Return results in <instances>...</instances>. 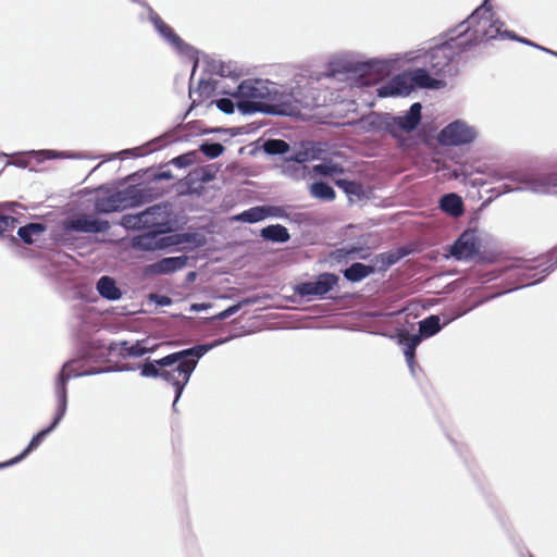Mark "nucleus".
<instances>
[{"label":"nucleus","mask_w":557,"mask_h":557,"mask_svg":"<svg viewBox=\"0 0 557 557\" xmlns=\"http://www.w3.org/2000/svg\"><path fill=\"white\" fill-rule=\"evenodd\" d=\"M504 23L495 18L494 13L485 4L476 9L472 15L458 26L457 38L465 40V49L473 44L488 39H512L536 47L557 57V52L537 46L530 40L516 36L512 32L503 30Z\"/></svg>","instance_id":"nucleus-1"},{"label":"nucleus","mask_w":557,"mask_h":557,"mask_svg":"<svg viewBox=\"0 0 557 557\" xmlns=\"http://www.w3.org/2000/svg\"><path fill=\"white\" fill-rule=\"evenodd\" d=\"M393 65L389 59H373L368 62L356 61L351 54L333 55L327 64V75L347 74L351 86L363 87L376 83L388 74Z\"/></svg>","instance_id":"nucleus-2"},{"label":"nucleus","mask_w":557,"mask_h":557,"mask_svg":"<svg viewBox=\"0 0 557 557\" xmlns=\"http://www.w3.org/2000/svg\"><path fill=\"white\" fill-rule=\"evenodd\" d=\"M224 342L225 341L222 339L212 344L198 345L189 349L168 355L158 360V364L164 367L162 379L175 387V399L173 403L174 408L185 385L188 383L199 358Z\"/></svg>","instance_id":"nucleus-3"},{"label":"nucleus","mask_w":557,"mask_h":557,"mask_svg":"<svg viewBox=\"0 0 557 557\" xmlns=\"http://www.w3.org/2000/svg\"><path fill=\"white\" fill-rule=\"evenodd\" d=\"M168 222V207L161 205L152 206L137 214L124 215L122 219V224L127 228H158L157 232L137 238L136 245L145 250L163 249L175 244L172 236L163 235L160 230Z\"/></svg>","instance_id":"nucleus-4"},{"label":"nucleus","mask_w":557,"mask_h":557,"mask_svg":"<svg viewBox=\"0 0 557 557\" xmlns=\"http://www.w3.org/2000/svg\"><path fill=\"white\" fill-rule=\"evenodd\" d=\"M440 89L445 86L443 79L431 77L423 69L397 75L385 85L376 88L380 97H403L411 92L416 87Z\"/></svg>","instance_id":"nucleus-5"},{"label":"nucleus","mask_w":557,"mask_h":557,"mask_svg":"<svg viewBox=\"0 0 557 557\" xmlns=\"http://www.w3.org/2000/svg\"><path fill=\"white\" fill-rule=\"evenodd\" d=\"M269 102L280 114L287 115L297 113L300 108L322 104L318 98L306 95L298 85L281 86L275 83H271Z\"/></svg>","instance_id":"nucleus-6"},{"label":"nucleus","mask_w":557,"mask_h":557,"mask_svg":"<svg viewBox=\"0 0 557 557\" xmlns=\"http://www.w3.org/2000/svg\"><path fill=\"white\" fill-rule=\"evenodd\" d=\"M271 82L261 79L243 81L236 88L224 92L236 100V106L243 113L259 110L262 101L269 102Z\"/></svg>","instance_id":"nucleus-7"},{"label":"nucleus","mask_w":557,"mask_h":557,"mask_svg":"<svg viewBox=\"0 0 557 557\" xmlns=\"http://www.w3.org/2000/svg\"><path fill=\"white\" fill-rule=\"evenodd\" d=\"M465 50V40L453 35L449 40L433 48L428 53L430 67L434 74H454L453 61L456 55Z\"/></svg>","instance_id":"nucleus-8"},{"label":"nucleus","mask_w":557,"mask_h":557,"mask_svg":"<svg viewBox=\"0 0 557 557\" xmlns=\"http://www.w3.org/2000/svg\"><path fill=\"white\" fill-rule=\"evenodd\" d=\"M13 231L5 232L10 234L7 237V247L15 257L29 261L33 267L35 260V215H30V220L17 228L16 236L12 235Z\"/></svg>","instance_id":"nucleus-9"},{"label":"nucleus","mask_w":557,"mask_h":557,"mask_svg":"<svg viewBox=\"0 0 557 557\" xmlns=\"http://www.w3.org/2000/svg\"><path fill=\"white\" fill-rule=\"evenodd\" d=\"M478 136V131L463 120H456L447 124L437 136L443 146H463L471 144Z\"/></svg>","instance_id":"nucleus-10"},{"label":"nucleus","mask_w":557,"mask_h":557,"mask_svg":"<svg viewBox=\"0 0 557 557\" xmlns=\"http://www.w3.org/2000/svg\"><path fill=\"white\" fill-rule=\"evenodd\" d=\"M295 161L296 163L288 165L286 172L288 171L289 168L293 166L294 172L290 175L296 180L305 178L307 176V173L310 176H333L342 172V168L332 162H323L312 166L311 170H309L308 166L304 165V162L307 161V158L302 152H299L296 156Z\"/></svg>","instance_id":"nucleus-11"},{"label":"nucleus","mask_w":557,"mask_h":557,"mask_svg":"<svg viewBox=\"0 0 557 557\" xmlns=\"http://www.w3.org/2000/svg\"><path fill=\"white\" fill-rule=\"evenodd\" d=\"M73 375L78 376V375H81V373L75 372L74 363H66L61 371L59 384H58L57 391H55L57 399H58V408H57L55 417H54L53 422L50 425V428L37 433V441L40 437L45 436L47 433H49L51 430H53L57 426V424L60 422L62 417L64 416L65 410H66L65 382Z\"/></svg>","instance_id":"nucleus-12"},{"label":"nucleus","mask_w":557,"mask_h":557,"mask_svg":"<svg viewBox=\"0 0 557 557\" xmlns=\"http://www.w3.org/2000/svg\"><path fill=\"white\" fill-rule=\"evenodd\" d=\"M337 281L336 275L323 273L315 281L298 284L295 292L300 296H323L336 285Z\"/></svg>","instance_id":"nucleus-13"},{"label":"nucleus","mask_w":557,"mask_h":557,"mask_svg":"<svg viewBox=\"0 0 557 557\" xmlns=\"http://www.w3.org/2000/svg\"><path fill=\"white\" fill-rule=\"evenodd\" d=\"M136 194L135 189H126L123 191H116L110 195L107 198H100L96 202V208L101 212H113L117 210H122L129 206H133L135 202L133 200Z\"/></svg>","instance_id":"nucleus-14"},{"label":"nucleus","mask_w":557,"mask_h":557,"mask_svg":"<svg viewBox=\"0 0 557 557\" xmlns=\"http://www.w3.org/2000/svg\"><path fill=\"white\" fill-rule=\"evenodd\" d=\"M136 194L135 189H126L123 191H116L110 195L107 198H100L96 202V208L101 212H113L117 210H122L129 206H133L135 202L133 200Z\"/></svg>","instance_id":"nucleus-15"},{"label":"nucleus","mask_w":557,"mask_h":557,"mask_svg":"<svg viewBox=\"0 0 557 557\" xmlns=\"http://www.w3.org/2000/svg\"><path fill=\"white\" fill-rule=\"evenodd\" d=\"M151 22L157 32L180 53H185L191 59L196 58V51L187 46L158 15L151 16Z\"/></svg>","instance_id":"nucleus-16"},{"label":"nucleus","mask_w":557,"mask_h":557,"mask_svg":"<svg viewBox=\"0 0 557 557\" xmlns=\"http://www.w3.org/2000/svg\"><path fill=\"white\" fill-rule=\"evenodd\" d=\"M147 344L148 341H136L135 343L117 342L112 343L109 349L111 355L136 358L156 348V345L148 346Z\"/></svg>","instance_id":"nucleus-17"},{"label":"nucleus","mask_w":557,"mask_h":557,"mask_svg":"<svg viewBox=\"0 0 557 557\" xmlns=\"http://www.w3.org/2000/svg\"><path fill=\"white\" fill-rule=\"evenodd\" d=\"M107 227V223L90 215H74L66 222V228L77 232L98 233Z\"/></svg>","instance_id":"nucleus-18"},{"label":"nucleus","mask_w":557,"mask_h":557,"mask_svg":"<svg viewBox=\"0 0 557 557\" xmlns=\"http://www.w3.org/2000/svg\"><path fill=\"white\" fill-rule=\"evenodd\" d=\"M479 250L473 232H465L455 243L451 253L458 259H468Z\"/></svg>","instance_id":"nucleus-19"},{"label":"nucleus","mask_w":557,"mask_h":557,"mask_svg":"<svg viewBox=\"0 0 557 557\" xmlns=\"http://www.w3.org/2000/svg\"><path fill=\"white\" fill-rule=\"evenodd\" d=\"M187 257H169L147 267V272L151 274H169L183 269L186 265Z\"/></svg>","instance_id":"nucleus-20"},{"label":"nucleus","mask_w":557,"mask_h":557,"mask_svg":"<svg viewBox=\"0 0 557 557\" xmlns=\"http://www.w3.org/2000/svg\"><path fill=\"white\" fill-rule=\"evenodd\" d=\"M5 165L35 172V149L12 152L11 160H7Z\"/></svg>","instance_id":"nucleus-21"},{"label":"nucleus","mask_w":557,"mask_h":557,"mask_svg":"<svg viewBox=\"0 0 557 557\" xmlns=\"http://www.w3.org/2000/svg\"><path fill=\"white\" fill-rule=\"evenodd\" d=\"M421 109L420 103H413L404 116L397 119V125L406 132L414 129L421 120Z\"/></svg>","instance_id":"nucleus-22"},{"label":"nucleus","mask_w":557,"mask_h":557,"mask_svg":"<svg viewBox=\"0 0 557 557\" xmlns=\"http://www.w3.org/2000/svg\"><path fill=\"white\" fill-rule=\"evenodd\" d=\"M98 293L108 300H117L122 296L121 289L116 286L115 281L110 276H102L97 282Z\"/></svg>","instance_id":"nucleus-23"},{"label":"nucleus","mask_w":557,"mask_h":557,"mask_svg":"<svg viewBox=\"0 0 557 557\" xmlns=\"http://www.w3.org/2000/svg\"><path fill=\"white\" fill-rule=\"evenodd\" d=\"M440 208L451 216H459L463 212V203L461 198L456 194H448L441 198Z\"/></svg>","instance_id":"nucleus-24"},{"label":"nucleus","mask_w":557,"mask_h":557,"mask_svg":"<svg viewBox=\"0 0 557 557\" xmlns=\"http://www.w3.org/2000/svg\"><path fill=\"white\" fill-rule=\"evenodd\" d=\"M557 186V176L556 175H548V176H541L532 178L528 182L529 189L535 191V193H550L553 191V187Z\"/></svg>","instance_id":"nucleus-25"},{"label":"nucleus","mask_w":557,"mask_h":557,"mask_svg":"<svg viewBox=\"0 0 557 557\" xmlns=\"http://www.w3.org/2000/svg\"><path fill=\"white\" fill-rule=\"evenodd\" d=\"M264 219L265 218H264L263 206H257V207L250 208V209L231 218L232 221H238V222H245V223H257V222L263 221Z\"/></svg>","instance_id":"nucleus-26"},{"label":"nucleus","mask_w":557,"mask_h":557,"mask_svg":"<svg viewBox=\"0 0 557 557\" xmlns=\"http://www.w3.org/2000/svg\"><path fill=\"white\" fill-rule=\"evenodd\" d=\"M261 235L269 240L285 243L289 239V234L286 227L276 224L270 225L261 231Z\"/></svg>","instance_id":"nucleus-27"},{"label":"nucleus","mask_w":557,"mask_h":557,"mask_svg":"<svg viewBox=\"0 0 557 557\" xmlns=\"http://www.w3.org/2000/svg\"><path fill=\"white\" fill-rule=\"evenodd\" d=\"M419 331L422 337H431L441 331V320L438 315H430L419 322Z\"/></svg>","instance_id":"nucleus-28"},{"label":"nucleus","mask_w":557,"mask_h":557,"mask_svg":"<svg viewBox=\"0 0 557 557\" xmlns=\"http://www.w3.org/2000/svg\"><path fill=\"white\" fill-rule=\"evenodd\" d=\"M309 190L313 198L320 200L330 201L335 198L334 189L330 185L322 182L311 184Z\"/></svg>","instance_id":"nucleus-29"},{"label":"nucleus","mask_w":557,"mask_h":557,"mask_svg":"<svg viewBox=\"0 0 557 557\" xmlns=\"http://www.w3.org/2000/svg\"><path fill=\"white\" fill-rule=\"evenodd\" d=\"M371 272V267H367L362 263H354L352 265L345 270L344 275L349 281L358 282L368 276Z\"/></svg>","instance_id":"nucleus-30"},{"label":"nucleus","mask_w":557,"mask_h":557,"mask_svg":"<svg viewBox=\"0 0 557 557\" xmlns=\"http://www.w3.org/2000/svg\"><path fill=\"white\" fill-rule=\"evenodd\" d=\"M23 215L15 213L13 215L0 214V239L4 237L5 232L14 231L22 223Z\"/></svg>","instance_id":"nucleus-31"},{"label":"nucleus","mask_w":557,"mask_h":557,"mask_svg":"<svg viewBox=\"0 0 557 557\" xmlns=\"http://www.w3.org/2000/svg\"><path fill=\"white\" fill-rule=\"evenodd\" d=\"M264 151L270 154H282L288 151L289 146L281 139H270L263 145Z\"/></svg>","instance_id":"nucleus-32"},{"label":"nucleus","mask_w":557,"mask_h":557,"mask_svg":"<svg viewBox=\"0 0 557 557\" xmlns=\"http://www.w3.org/2000/svg\"><path fill=\"white\" fill-rule=\"evenodd\" d=\"M336 185L344 189V191L350 196L361 197L364 194L363 187L352 181L338 180L336 181Z\"/></svg>","instance_id":"nucleus-33"},{"label":"nucleus","mask_w":557,"mask_h":557,"mask_svg":"<svg viewBox=\"0 0 557 557\" xmlns=\"http://www.w3.org/2000/svg\"><path fill=\"white\" fill-rule=\"evenodd\" d=\"M162 373H164V367L158 364V360H154L153 362L146 363L141 369V375L143 376H150V377H161Z\"/></svg>","instance_id":"nucleus-34"},{"label":"nucleus","mask_w":557,"mask_h":557,"mask_svg":"<svg viewBox=\"0 0 557 557\" xmlns=\"http://www.w3.org/2000/svg\"><path fill=\"white\" fill-rule=\"evenodd\" d=\"M200 150L210 158H216L223 152L224 148L221 144L213 143L201 145Z\"/></svg>","instance_id":"nucleus-35"},{"label":"nucleus","mask_w":557,"mask_h":557,"mask_svg":"<svg viewBox=\"0 0 557 557\" xmlns=\"http://www.w3.org/2000/svg\"><path fill=\"white\" fill-rule=\"evenodd\" d=\"M422 336L420 334L409 335V334H401L399 343L401 345H405L407 348H417L419 344L421 343Z\"/></svg>","instance_id":"nucleus-36"},{"label":"nucleus","mask_w":557,"mask_h":557,"mask_svg":"<svg viewBox=\"0 0 557 557\" xmlns=\"http://www.w3.org/2000/svg\"><path fill=\"white\" fill-rule=\"evenodd\" d=\"M264 218L273 216V218H286L287 213L283 207L277 206H263Z\"/></svg>","instance_id":"nucleus-37"},{"label":"nucleus","mask_w":557,"mask_h":557,"mask_svg":"<svg viewBox=\"0 0 557 557\" xmlns=\"http://www.w3.org/2000/svg\"><path fill=\"white\" fill-rule=\"evenodd\" d=\"M216 108L224 113H233L235 103L228 98H221L214 101Z\"/></svg>","instance_id":"nucleus-38"},{"label":"nucleus","mask_w":557,"mask_h":557,"mask_svg":"<svg viewBox=\"0 0 557 557\" xmlns=\"http://www.w3.org/2000/svg\"><path fill=\"white\" fill-rule=\"evenodd\" d=\"M35 433L30 436L28 444L17 454L21 461L25 460L35 450Z\"/></svg>","instance_id":"nucleus-39"},{"label":"nucleus","mask_w":557,"mask_h":557,"mask_svg":"<svg viewBox=\"0 0 557 557\" xmlns=\"http://www.w3.org/2000/svg\"><path fill=\"white\" fill-rule=\"evenodd\" d=\"M239 308H240V305L231 306L227 309H225L224 311L216 314L213 319L225 320V319L230 318L231 315L235 314L239 310Z\"/></svg>","instance_id":"nucleus-40"},{"label":"nucleus","mask_w":557,"mask_h":557,"mask_svg":"<svg viewBox=\"0 0 557 557\" xmlns=\"http://www.w3.org/2000/svg\"><path fill=\"white\" fill-rule=\"evenodd\" d=\"M172 162H173V164H175V165H177L180 168L188 166L193 162V154L180 156V157L173 159Z\"/></svg>","instance_id":"nucleus-41"},{"label":"nucleus","mask_w":557,"mask_h":557,"mask_svg":"<svg viewBox=\"0 0 557 557\" xmlns=\"http://www.w3.org/2000/svg\"><path fill=\"white\" fill-rule=\"evenodd\" d=\"M20 462H22L21 459L18 458L17 455H15L12 458H9V459H7L4 461H0V470L13 467L15 465H18Z\"/></svg>","instance_id":"nucleus-42"},{"label":"nucleus","mask_w":557,"mask_h":557,"mask_svg":"<svg viewBox=\"0 0 557 557\" xmlns=\"http://www.w3.org/2000/svg\"><path fill=\"white\" fill-rule=\"evenodd\" d=\"M54 157H55V154H54V151H52V150L37 151V154H36L37 162H40V161L46 160V159H51V158H54Z\"/></svg>","instance_id":"nucleus-43"},{"label":"nucleus","mask_w":557,"mask_h":557,"mask_svg":"<svg viewBox=\"0 0 557 557\" xmlns=\"http://www.w3.org/2000/svg\"><path fill=\"white\" fill-rule=\"evenodd\" d=\"M414 350H416L414 348H407V347L405 349V357H406L407 363L411 370L413 369V363H414Z\"/></svg>","instance_id":"nucleus-44"},{"label":"nucleus","mask_w":557,"mask_h":557,"mask_svg":"<svg viewBox=\"0 0 557 557\" xmlns=\"http://www.w3.org/2000/svg\"><path fill=\"white\" fill-rule=\"evenodd\" d=\"M210 307H211L210 304H193L190 306V311L197 312V311H200V310H206V309H208Z\"/></svg>","instance_id":"nucleus-45"},{"label":"nucleus","mask_w":557,"mask_h":557,"mask_svg":"<svg viewBox=\"0 0 557 557\" xmlns=\"http://www.w3.org/2000/svg\"><path fill=\"white\" fill-rule=\"evenodd\" d=\"M15 206V202L12 201H1L0 209L11 210L12 207Z\"/></svg>","instance_id":"nucleus-46"},{"label":"nucleus","mask_w":557,"mask_h":557,"mask_svg":"<svg viewBox=\"0 0 557 557\" xmlns=\"http://www.w3.org/2000/svg\"><path fill=\"white\" fill-rule=\"evenodd\" d=\"M220 73H221L222 76H227V75H231L232 72H231L228 66L222 65Z\"/></svg>","instance_id":"nucleus-47"},{"label":"nucleus","mask_w":557,"mask_h":557,"mask_svg":"<svg viewBox=\"0 0 557 557\" xmlns=\"http://www.w3.org/2000/svg\"><path fill=\"white\" fill-rule=\"evenodd\" d=\"M463 313H465V311H460V312L456 313L455 315H451V317L447 318L445 320L444 324H448L449 322H451L456 318L461 317Z\"/></svg>","instance_id":"nucleus-48"},{"label":"nucleus","mask_w":557,"mask_h":557,"mask_svg":"<svg viewBox=\"0 0 557 557\" xmlns=\"http://www.w3.org/2000/svg\"><path fill=\"white\" fill-rule=\"evenodd\" d=\"M171 300L168 297H161V299L158 301L159 305H169Z\"/></svg>","instance_id":"nucleus-49"},{"label":"nucleus","mask_w":557,"mask_h":557,"mask_svg":"<svg viewBox=\"0 0 557 557\" xmlns=\"http://www.w3.org/2000/svg\"><path fill=\"white\" fill-rule=\"evenodd\" d=\"M7 158H8V153L0 150V160L7 159Z\"/></svg>","instance_id":"nucleus-50"},{"label":"nucleus","mask_w":557,"mask_h":557,"mask_svg":"<svg viewBox=\"0 0 557 557\" xmlns=\"http://www.w3.org/2000/svg\"><path fill=\"white\" fill-rule=\"evenodd\" d=\"M36 228H37V234L44 231L42 225L39 223H37Z\"/></svg>","instance_id":"nucleus-51"},{"label":"nucleus","mask_w":557,"mask_h":557,"mask_svg":"<svg viewBox=\"0 0 557 557\" xmlns=\"http://www.w3.org/2000/svg\"><path fill=\"white\" fill-rule=\"evenodd\" d=\"M23 209H25V210L35 209V203H32V205H29L27 207H23Z\"/></svg>","instance_id":"nucleus-52"},{"label":"nucleus","mask_w":557,"mask_h":557,"mask_svg":"<svg viewBox=\"0 0 557 557\" xmlns=\"http://www.w3.org/2000/svg\"><path fill=\"white\" fill-rule=\"evenodd\" d=\"M2 173V170L0 171V174Z\"/></svg>","instance_id":"nucleus-53"}]
</instances>
